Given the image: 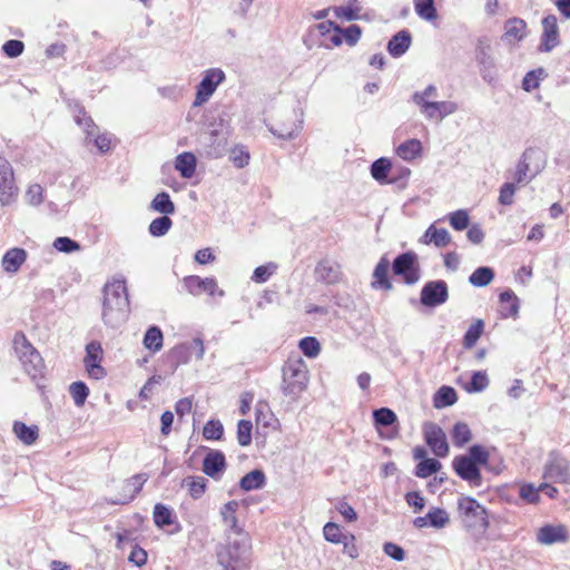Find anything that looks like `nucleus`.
<instances>
[{"label": "nucleus", "mask_w": 570, "mask_h": 570, "mask_svg": "<svg viewBox=\"0 0 570 570\" xmlns=\"http://www.w3.org/2000/svg\"><path fill=\"white\" fill-rule=\"evenodd\" d=\"M537 540L541 544L550 546L558 542H566L568 540V531L564 525H544L539 529Z\"/></svg>", "instance_id": "obj_20"}, {"label": "nucleus", "mask_w": 570, "mask_h": 570, "mask_svg": "<svg viewBox=\"0 0 570 570\" xmlns=\"http://www.w3.org/2000/svg\"><path fill=\"white\" fill-rule=\"evenodd\" d=\"M27 259V253L22 248H11L2 257L1 265L7 273L14 274Z\"/></svg>", "instance_id": "obj_27"}, {"label": "nucleus", "mask_w": 570, "mask_h": 570, "mask_svg": "<svg viewBox=\"0 0 570 570\" xmlns=\"http://www.w3.org/2000/svg\"><path fill=\"white\" fill-rule=\"evenodd\" d=\"M527 24L522 19L511 18L504 23V33L501 40L509 45H514L525 37Z\"/></svg>", "instance_id": "obj_22"}, {"label": "nucleus", "mask_w": 570, "mask_h": 570, "mask_svg": "<svg viewBox=\"0 0 570 570\" xmlns=\"http://www.w3.org/2000/svg\"><path fill=\"white\" fill-rule=\"evenodd\" d=\"M471 439L472 433L468 424L459 422L453 426L452 440L455 446L462 448L468 442H470Z\"/></svg>", "instance_id": "obj_43"}, {"label": "nucleus", "mask_w": 570, "mask_h": 570, "mask_svg": "<svg viewBox=\"0 0 570 570\" xmlns=\"http://www.w3.org/2000/svg\"><path fill=\"white\" fill-rule=\"evenodd\" d=\"M392 164L387 158H380L375 160L371 166V175L372 177L381 183H387V174L391 170Z\"/></svg>", "instance_id": "obj_39"}, {"label": "nucleus", "mask_w": 570, "mask_h": 570, "mask_svg": "<svg viewBox=\"0 0 570 570\" xmlns=\"http://www.w3.org/2000/svg\"><path fill=\"white\" fill-rule=\"evenodd\" d=\"M173 222L166 215L155 218L149 225V233L155 237L164 236L168 233Z\"/></svg>", "instance_id": "obj_48"}, {"label": "nucleus", "mask_w": 570, "mask_h": 570, "mask_svg": "<svg viewBox=\"0 0 570 570\" xmlns=\"http://www.w3.org/2000/svg\"><path fill=\"white\" fill-rule=\"evenodd\" d=\"M452 466L462 480L468 481L473 487L481 485L482 476L479 465L471 458L458 455L453 459Z\"/></svg>", "instance_id": "obj_13"}, {"label": "nucleus", "mask_w": 570, "mask_h": 570, "mask_svg": "<svg viewBox=\"0 0 570 570\" xmlns=\"http://www.w3.org/2000/svg\"><path fill=\"white\" fill-rule=\"evenodd\" d=\"M438 97V88L434 85H429L421 91H415L412 95V101L420 108L421 114L425 117L428 111L426 104H433Z\"/></svg>", "instance_id": "obj_29"}, {"label": "nucleus", "mask_w": 570, "mask_h": 570, "mask_svg": "<svg viewBox=\"0 0 570 570\" xmlns=\"http://www.w3.org/2000/svg\"><path fill=\"white\" fill-rule=\"evenodd\" d=\"M414 9L416 14L426 21H432L438 17L434 0H414Z\"/></svg>", "instance_id": "obj_42"}, {"label": "nucleus", "mask_w": 570, "mask_h": 570, "mask_svg": "<svg viewBox=\"0 0 570 570\" xmlns=\"http://www.w3.org/2000/svg\"><path fill=\"white\" fill-rule=\"evenodd\" d=\"M147 480L148 475L146 473H139L128 479L124 484V490L126 492H129V497L127 500L117 501L116 503L124 504L132 500L136 497V494L139 493V491L142 489Z\"/></svg>", "instance_id": "obj_34"}, {"label": "nucleus", "mask_w": 570, "mask_h": 570, "mask_svg": "<svg viewBox=\"0 0 570 570\" xmlns=\"http://www.w3.org/2000/svg\"><path fill=\"white\" fill-rule=\"evenodd\" d=\"M2 49L8 57L16 58L23 52L24 45L20 40H8Z\"/></svg>", "instance_id": "obj_64"}, {"label": "nucleus", "mask_w": 570, "mask_h": 570, "mask_svg": "<svg viewBox=\"0 0 570 570\" xmlns=\"http://www.w3.org/2000/svg\"><path fill=\"white\" fill-rule=\"evenodd\" d=\"M275 271H276V265L274 263L258 266L255 268L252 279L258 284L265 283L274 274Z\"/></svg>", "instance_id": "obj_57"}, {"label": "nucleus", "mask_w": 570, "mask_h": 570, "mask_svg": "<svg viewBox=\"0 0 570 570\" xmlns=\"http://www.w3.org/2000/svg\"><path fill=\"white\" fill-rule=\"evenodd\" d=\"M315 275L320 281L334 284L338 282L341 277V268L337 263L331 259H323L317 264Z\"/></svg>", "instance_id": "obj_25"}, {"label": "nucleus", "mask_w": 570, "mask_h": 570, "mask_svg": "<svg viewBox=\"0 0 570 570\" xmlns=\"http://www.w3.org/2000/svg\"><path fill=\"white\" fill-rule=\"evenodd\" d=\"M442 464L436 459H423L416 465L415 474L419 478L425 479L441 469Z\"/></svg>", "instance_id": "obj_45"}, {"label": "nucleus", "mask_w": 570, "mask_h": 570, "mask_svg": "<svg viewBox=\"0 0 570 570\" xmlns=\"http://www.w3.org/2000/svg\"><path fill=\"white\" fill-rule=\"evenodd\" d=\"M474 59L482 79L488 83L494 82L498 78L497 60L488 37H480L476 40Z\"/></svg>", "instance_id": "obj_6"}, {"label": "nucleus", "mask_w": 570, "mask_h": 570, "mask_svg": "<svg viewBox=\"0 0 570 570\" xmlns=\"http://www.w3.org/2000/svg\"><path fill=\"white\" fill-rule=\"evenodd\" d=\"M129 299L125 281L116 279L105 285L102 321L110 327H117L127 318Z\"/></svg>", "instance_id": "obj_1"}, {"label": "nucleus", "mask_w": 570, "mask_h": 570, "mask_svg": "<svg viewBox=\"0 0 570 570\" xmlns=\"http://www.w3.org/2000/svg\"><path fill=\"white\" fill-rule=\"evenodd\" d=\"M423 434L426 444L434 455L445 458L449 454V444L444 431L433 422L423 425Z\"/></svg>", "instance_id": "obj_11"}, {"label": "nucleus", "mask_w": 570, "mask_h": 570, "mask_svg": "<svg viewBox=\"0 0 570 570\" xmlns=\"http://www.w3.org/2000/svg\"><path fill=\"white\" fill-rule=\"evenodd\" d=\"M416 261L417 256L413 252L399 255L393 262L394 274L402 276L403 281L409 285L416 283L420 279V269Z\"/></svg>", "instance_id": "obj_9"}, {"label": "nucleus", "mask_w": 570, "mask_h": 570, "mask_svg": "<svg viewBox=\"0 0 570 570\" xmlns=\"http://www.w3.org/2000/svg\"><path fill=\"white\" fill-rule=\"evenodd\" d=\"M494 278V272L492 268L482 266L478 267L469 277V282L476 287H483L489 285Z\"/></svg>", "instance_id": "obj_37"}, {"label": "nucleus", "mask_w": 570, "mask_h": 570, "mask_svg": "<svg viewBox=\"0 0 570 570\" xmlns=\"http://www.w3.org/2000/svg\"><path fill=\"white\" fill-rule=\"evenodd\" d=\"M559 45V27L558 19L554 14H549L542 19V35L540 50L544 52L551 51Z\"/></svg>", "instance_id": "obj_17"}, {"label": "nucleus", "mask_w": 570, "mask_h": 570, "mask_svg": "<svg viewBox=\"0 0 570 570\" xmlns=\"http://www.w3.org/2000/svg\"><path fill=\"white\" fill-rule=\"evenodd\" d=\"M185 485L188 488L189 494L194 499H199L206 490V479L203 476H189L185 481Z\"/></svg>", "instance_id": "obj_47"}, {"label": "nucleus", "mask_w": 570, "mask_h": 570, "mask_svg": "<svg viewBox=\"0 0 570 570\" xmlns=\"http://www.w3.org/2000/svg\"><path fill=\"white\" fill-rule=\"evenodd\" d=\"M18 191L13 168L6 158L0 156V204L7 206L13 203Z\"/></svg>", "instance_id": "obj_8"}, {"label": "nucleus", "mask_w": 570, "mask_h": 570, "mask_svg": "<svg viewBox=\"0 0 570 570\" xmlns=\"http://www.w3.org/2000/svg\"><path fill=\"white\" fill-rule=\"evenodd\" d=\"M298 130V126L292 121L289 125L283 124V125H271L269 131L282 139H291L295 136V134Z\"/></svg>", "instance_id": "obj_50"}, {"label": "nucleus", "mask_w": 570, "mask_h": 570, "mask_svg": "<svg viewBox=\"0 0 570 570\" xmlns=\"http://www.w3.org/2000/svg\"><path fill=\"white\" fill-rule=\"evenodd\" d=\"M373 417L375 421V424L381 426H390L396 421V414L387 409V407H381L379 410H375L373 412Z\"/></svg>", "instance_id": "obj_52"}, {"label": "nucleus", "mask_w": 570, "mask_h": 570, "mask_svg": "<svg viewBox=\"0 0 570 570\" xmlns=\"http://www.w3.org/2000/svg\"><path fill=\"white\" fill-rule=\"evenodd\" d=\"M405 501L414 509V512H420L425 507V499L417 491L407 492L405 494Z\"/></svg>", "instance_id": "obj_63"}, {"label": "nucleus", "mask_w": 570, "mask_h": 570, "mask_svg": "<svg viewBox=\"0 0 570 570\" xmlns=\"http://www.w3.org/2000/svg\"><path fill=\"white\" fill-rule=\"evenodd\" d=\"M429 108L425 118L428 120L442 121L445 117L454 114L458 110V105L451 100H435L433 104H426Z\"/></svg>", "instance_id": "obj_23"}, {"label": "nucleus", "mask_w": 570, "mask_h": 570, "mask_svg": "<svg viewBox=\"0 0 570 570\" xmlns=\"http://www.w3.org/2000/svg\"><path fill=\"white\" fill-rule=\"evenodd\" d=\"M309 381L307 364L301 357L288 358L282 367V392L296 401L306 390Z\"/></svg>", "instance_id": "obj_3"}, {"label": "nucleus", "mask_w": 570, "mask_h": 570, "mask_svg": "<svg viewBox=\"0 0 570 570\" xmlns=\"http://www.w3.org/2000/svg\"><path fill=\"white\" fill-rule=\"evenodd\" d=\"M102 347L99 342H90L86 346V356L83 364L89 377L101 380L106 376V370L101 366Z\"/></svg>", "instance_id": "obj_12"}, {"label": "nucleus", "mask_w": 570, "mask_h": 570, "mask_svg": "<svg viewBox=\"0 0 570 570\" xmlns=\"http://www.w3.org/2000/svg\"><path fill=\"white\" fill-rule=\"evenodd\" d=\"M458 511L463 525L478 533L484 532L489 527L485 509L470 497L458 500Z\"/></svg>", "instance_id": "obj_5"}, {"label": "nucleus", "mask_w": 570, "mask_h": 570, "mask_svg": "<svg viewBox=\"0 0 570 570\" xmlns=\"http://www.w3.org/2000/svg\"><path fill=\"white\" fill-rule=\"evenodd\" d=\"M488 385H489V379H488L487 373L481 372V371L474 372L471 377L470 386L466 387V391L468 392H481V391L485 390Z\"/></svg>", "instance_id": "obj_58"}, {"label": "nucleus", "mask_w": 570, "mask_h": 570, "mask_svg": "<svg viewBox=\"0 0 570 570\" xmlns=\"http://www.w3.org/2000/svg\"><path fill=\"white\" fill-rule=\"evenodd\" d=\"M227 537L228 543L217 552L218 563L226 570H244L252 561V542L247 533Z\"/></svg>", "instance_id": "obj_2"}, {"label": "nucleus", "mask_w": 570, "mask_h": 570, "mask_svg": "<svg viewBox=\"0 0 570 570\" xmlns=\"http://www.w3.org/2000/svg\"><path fill=\"white\" fill-rule=\"evenodd\" d=\"M501 314L504 317H514L519 312L518 297L510 289L500 294Z\"/></svg>", "instance_id": "obj_33"}, {"label": "nucleus", "mask_w": 570, "mask_h": 570, "mask_svg": "<svg viewBox=\"0 0 570 570\" xmlns=\"http://www.w3.org/2000/svg\"><path fill=\"white\" fill-rule=\"evenodd\" d=\"M239 508V502L236 500L228 501L220 509V517L223 519L224 524L227 527L226 533L227 537H232L233 534L246 533L243 528L238 524V519L236 512Z\"/></svg>", "instance_id": "obj_19"}, {"label": "nucleus", "mask_w": 570, "mask_h": 570, "mask_svg": "<svg viewBox=\"0 0 570 570\" xmlns=\"http://www.w3.org/2000/svg\"><path fill=\"white\" fill-rule=\"evenodd\" d=\"M411 42V33L407 30H401L389 41L387 51L392 57H401L409 50Z\"/></svg>", "instance_id": "obj_26"}, {"label": "nucleus", "mask_w": 570, "mask_h": 570, "mask_svg": "<svg viewBox=\"0 0 570 570\" xmlns=\"http://www.w3.org/2000/svg\"><path fill=\"white\" fill-rule=\"evenodd\" d=\"M468 458H471L475 464H487L490 458L489 452L481 445H472L469 449Z\"/></svg>", "instance_id": "obj_61"}, {"label": "nucleus", "mask_w": 570, "mask_h": 570, "mask_svg": "<svg viewBox=\"0 0 570 570\" xmlns=\"http://www.w3.org/2000/svg\"><path fill=\"white\" fill-rule=\"evenodd\" d=\"M225 466V455L218 450H210L204 458L203 472L213 479H218Z\"/></svg>", "instance_id": "obj_21"}, {"label": "nucleus", "mask_w": 570, "mask_h": 570, "mask_svg": "<svg viewBox=\"0 0 570 570\" xmlns=\"http://www.w3.org/2000/svg\"><path fill=\"white\" fill-rule=\"evenodd\" d=\"M448 297V285L444 281L428 282L421 291V303L428 307L442 305Z\"/></svg>", "instance_id": "obj_14"}, {"label": "nucleus", "mask_w": 570, "mask_h": 570, "mask_svg": "<svg viewBox=\"0 0 570 570\" xmlns=\"http://www.w3.org/2000/svg\"><path fill=\"white\" fill-rule=\"evenodd\" d=\"M205 354L204 343L200 338L196 337L189 342L181 343L173 350V355L178 363L187 364L193 356L202 360Z\"/></svg>", "instance_id": "obj_18"}, {"label": "nucleus", "mask_w": 570, "mask_h": 570, "mask_svg": "<svg viewBox=\"0 0 570 570\" xmlns=\"http://www.w3.org/2000/svg\"><path fill=\"white\" fill-rule=\"evenodd\" d=\"M422 153V144L419 139H409L396 148V155L405 161H411Z\"/></svg>", "instance_id": "obj_30"}, {"label": "nucleus", "mask_w": 570, "mask_h": 570, "mask_svg": "<svg viewBox=\"0 0 570 570\" xmlns=\"http://www.w3.org/2000/svg\"><path fill=\"white\" fill-rule=\"evenodd\" d=\"M224 80L225 73L222 69H208L197 87L194 106H202L205 104L213 96L218 85Z\"/></svg>", "instance_id": "obj_10"}, {"label": "nucleus", "mask_w": 570, "mask_h": 570, "mask_svg": "<svg viewBox=\"0 0 570 570\" xmlns=\"http://www.w3.org/2000/svg\"><path fill=\"white\" fill-rule=\"evenodd\" d=\"M450 225L455 230H463L469 226V214L464 209H459L449 215Z\"/></svg>", "instance_id": "obj_54"}, {"label": "nucleus", "mask_w": 570, "mask_h": 570, "mask_svg": "<svg viewBox=\"0 0 570 570\" xmlns=\"http://www.w3.org/2000/svg\"><path fill=\"white\" fill-rule=\"evenodd\" d=\"M429 518V525L435 529H444L450 523L449 513L441 508H431L426 513Z\"/></svg>", "instance_id": "obj_41"}, {"label": "nucleus", "mask_w": 570, "mask_h": 570, "mask_svg": "<svg viewBox=\"0 0 570 570\" xmlns=\"http://www.w3.org/2000/svg\"><path fill=\"white\" fill-rule=\"evenodd\" d=\"M163 333L157 326L147 330L144 336V346L153 352H158L163 347Z\"/></svg>", "instance_id": "obj_38"}, {"label": "nucleus", "mask_w": 570, "mask_h": 570, "mask_svg": "<svg viewBox=\"0 0 570 570\" xmlns=\"http://www.w3.org/2000/svg\"><path fill=\"white\" fill-rule=\"evenodd\" d=\"M223 432V424L216 420L208 421L203 429V435L207 440H219Z\"/></svg>", "instance_id": "obj_55"}, {"label": "nucleus", "mask_w": 570, "mask_h": 570, "mask_svg": "<svg viewBox=\"0 0 570 570\" xmlns=\"http://www.w3.org/2000/svg\"><path fill=\"white\" fill-rule=\"evenodd\" d=\"M540 489H537L533 484H523L520 488V497L529 503H538L540 495Z\"/></svg>", "instance_id": "obj_62"}, {"label": "nucleus", "mask_w": 570, "mask_h": 570, "mask_svg": "<svg viewBox=\"0 0 570 570\" xmlns=\"http://www.w3.org/2000/svg\"><path fill=\"white\" fill-rule=\"evenodd\" d=\"M323 534L326 541L332 543H341L344 535L340 527L334 522H327L323 528Z\"/></svg>", "instance_id": "obj_56"}, {"label": "nucleus", "mask_w": 570, "mask_h": 570, "mask_svg": "<svg viewBox=\"0 0 570 570\" xmlns=\"http://www.w3.org/2000/svg\"><path fill=\"white\" fill-rule=\"evenodd\" d=\"M13 432L21 442L27 445H31L38 439L39 429L37 425L28 426L24 423L17 421L13 424Z\"/></svg>", "instance_id": "obj_32"}, {"label": "nucleus", "mask_w": 570, "mask_h": 570, "mask_svg": "<svg viewBox=\"0 0 570 570\" xmlns=\"http://www.w3.org/2000/svg\"><path fill=\"white\" fill-rule=\"evenodd\" d=\"M541 151L528 148L522 154L515 169V180L519 184H527L537 176L543 168Z\"/></svg>", "instance_id": "obj_7"}, {"label": "nucleus", "mask_w": 570, "mask_h": 570, "mask_svg": "<svg viewBox=\"0 0 570 570\" xmlns=\"http://www.w3.org/2000/svg\"><path fill=\"white\" fill-rule=\"evenodd\" d=\"M456 392L453 387L442 386L434 396V406L436 409L453 405L456 402Z\"/></svg>", "instance_id": "obj_40"}, {"label": "nucleus", "mask_w": 570, "mask_h": 570, "mask_svg": "<svg viewBox=\"0 0 570 570\" xmlns=\"http://www.w3.org/2000/svg\"><path fill=\"white\" fill-rule=\"evenodd\" d=\"M452 240L450 233L445 228H436L434 224L430 225L420 242L424 245L433 244L441 248L448 246Z\"/></svg>", "instance_id": "obj_24"}, {"label": "nucleus", "mask_w": 570, "mask_h": 570, "mask_svg": "<svg viewBox=\"0 0 570 570\" xmlns=\"http://www.w3.org/2000/svg\"><path fill=\"white\" fill-rule=\"evenodd\" d=\"M252 422L240 420L237 425V441L242 446H247L252 442Z\"/></svg>", "instance_id": "obj_53"}, {"label": "nucleus", "mask_w": 570, "mask_h": 570, "mask_svg": "<svg viewBox=\"0 0 570 570\" xmlns=\"http://www.w3.org/2000/svg\"><path fill=\"white\" fill-rule=\"evenodd\" d=\"M484 324L481 320H476L466 331L463 337V345L471 348L475 345L483 332Z\"/></svg>", "instance_id": "obj_46"}, {"label": "nucleus", "mask_w": 570, "mask_h": 570, "mask_svg": "<svg viewBox=\"0 0 570 570\" xmlns=\"http://www.w3.org/2000/svg\"><path fill=\"white\" fill-rule=\"evenodd\" d=\"M150 208L157 213L169 215L175 213V205L171 202L169 194L163 191L156 195L150 203Z\"/></svg>", "instance_id": "obj_36"}, {"label": "nucleus", "mask_w": 570, "mask_h": 570, "mask_svg": "<svg viewBox=\"0 0 570 570\" xmlns=\"http://www.w3.org/2000/svg\"><path fill=\"white\" fill-rule=\"evenodd\" d=\"M265 484V474L261 470H254L245 474L239 482L244 491L262 489Z\"/></svg>", "instance_id": "obj_35"}, {"label": "nucleus", "mask_w": 570, "mask_h": 570, "mask_svg": "<svg viewBox=\"0 0 570 570\" xmlns=\"http://www.w3.org/2000/svg\"><path fill=\"white\" fill-rule=\"evenodd\" d=\"M53 247L62 253H72L80 249V245L69 237H58L53 242Z\"/></svg>", "instance_id": "obj_59"}, {"label": "nucleus", "mask_w": 570, "mask_h": 570, "mask_svg": "<svg viewBox=\"0 0 570 570\" xmlns=\"http://www.w3.org/2000/svg\"><path fill=\"white\" fill-rule=\"evenodd\" d=\"M389 269H390V261L385 256H383L380 259V262L377 263V265L375 266L374 272H373V278H374V281L372 282L373 288H381V289H386V291H390L392 288V284L387 278Z\"/></svg>", "instance_id": "obj_28"}, {"label": "nucleus", "mask_w": 570, "mask_h": 570, "mask_svg": "<svg viewBox=\"0 0 570 570\" xmlns=\"http://www.w3.org/2000/svg\"><path fill=\"white\" fill-rule=\"evenodd\" d=\"M69 393L75 402V404L80 407L85 404L88 395H89V389L88 386L81 382H73L69 386Z\"/></svg>", "instance_id": "obj_44"}, {"label": "nucleus", "mask_w": 570, "mask_h": 570, "mask_svg": "<svg viewBox=\"0 0 570 570\" xmlns=\"http://www.w3.org/2000/svg\"><path fill=\"white\" fill-rule=\"evenodd\" d=\"M43 189L39 184H33L29 186L28 190L26 191V200L29 205L38 206L42 203L43 197Z\"/></svg>", "instance_id": "obj_60"}, {"label": "nucleus", "mask_w": 570, "mask_h": 570, "mask_svg": "<svg viewBox=\"0 0 570 570\" xmlns=\"http://www.w3.org/2000/svg\"><path fill=\"white\" fill-rule=\"evenodd\" d=\"M14 352L27 375L32 380L42 377L45 374V362L40 353L31 345L24 334L17 333L13 338Z\"/></svg>", "instance_id": "obj_4"}, {"label": "nucleus", "mask_w": 570, "mask_h": 570, "mask_svg": "<svg viewBox=\"0 0 570 570\" xmlns=\"http://www.w3.org/2000/svg\"><path fill=\"white\" fill-rule=\"evenodd\" d=\"M175 168L184 178H191L196 169V157L191 153H183L177 156Z\"/></svg>", "instance_id": "obj_31"}, {"label": "nucleus", "mask_w": 570, "mask_h": 570, "mask_svg": "<svg viewBox=\"0 0 570 570\" xmlns=\"http://www.w3.org/2000/svg\"><path fill=\"white\" fill-rule=\"evenodd\" d=\"M299 348L307 357H316L321 352L320 342L315 337H304L299 341Z\"/></svg>", "instance_id": "obj_51"}, {"label": "nucleus", "mask_w": 570, "mask_h": 570, "mask_svg": "<svg viewBox=\"0 0 570 570\" xmlns=\"http://www.w3.org/2000/svg\"><path fill=\"white\" fill-rule=\"evenodd\" d=\"M154 521L159 528L170 525L173 523L171 510L161 503H157L154 508Z\"/></svg>", "instance_id": "obj_49"}, {"label": "nucleus", "mask_w": 570, "mask_h": 570, "mask_svg": "<svg viewBox=\"0 0 570 570\" xmlns=\"http://www.w3.org/2000/svg\"><path fill=\"white\" fill-rule=\"evenodd\" d=\"M543 478L558 483L570 484V461L560 456H552L547 462Z\"/></svg>", "instance_id": "obj_16"}, {"label": "nucleus", "mask_w": 570, "mask_h": 570, "mask_svg": "<svg viewBox=\"0 0 570 570\" xmlns=\"http://www.w3.org/2000/svg\"><path fill=\"white\" fill-rule=\"evenodd\" d=\"M186 289L194 296H199L202 293H207L210 296L218 295L223 297L225 292L218 287L215 278L199 276H188L184 279Z\"/></svg>", "instance_id": "obj_15"}]
</instances>
